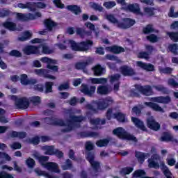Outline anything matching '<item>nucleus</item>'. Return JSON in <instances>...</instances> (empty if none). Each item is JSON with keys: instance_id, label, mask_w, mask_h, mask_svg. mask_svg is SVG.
<instances>
[{"instance_id": "nucleus-5", "label": "nucleus", "mask_w": 178, "mask_h": 178, "mask_svg": "<svg viewBox=\"0 0 178 178\" xmlns=\"http://www.w3.org/2000/svg\"><path fill=\"white\" fill-rule=\"evenodd\" d=\"M113 134L122 140H127L128 141H134V143H137L138 141L136 136L127 133L122 127H118L113 129Z\"/></svg>"}, {"instance_id": "nucleus-9", "label": "nucleus", "mask_w": 178, "mask_h": 178, "mask_svg": "<svg viewBox=\"0 0 178 178\" xmlns=\"http://www.w3.org/2000/svg\"><path fill=\"white\" fill-rule=\"evenodd\" d=\"M44 123L49 124V126H66V123L63 120L55 118L54 117L44 118Z\"/></svg>"}, {"instance_id": "nucleus-3", "label": "nucleus", "mask_w": 178, "mask_h": 178, "mask_svg": "<svg viewBox=\"0 0 178 178\" xmlns=\"http://www.w3.org/2000/svg\"><path fill=\"white\" fill-rule=\"evenodd\" d=\"M64 113L65 115H70V120L67 121V128L61 129V133H70L73 130V123H81L84 120V117L82 115H73V110L65 109Z\"/></svg>"}, {"instance_id": "nucleus-20", "label": "nucleus", "mask_w": 178, "mask_h": 178, "mask_svg": "<svg viewBox=\"0 0 178 178\" xmlns=\"http://www.w3.org/2000/svg\"><path fill=\"white\" fill-rule=\"evenodd\" d=\"M145 106H148L155 112H161V113H165V110L162 108L158 104L154 103L152 102H145Z\"/></svg>"}, {"instance_id": "nucleus-27", "label": "nucleus", "mask_w": 178, "mask_h": 178, "mask_svg": "<svg viewBox=\"0 0 178 178\" xmlns=\"http://www.w3.org/2000/svg\"><path fill=\"white\" fill-rule=\"evenodd\" d=\"M74 168L73 161H72L70 159H65V162L61 165V169L63 170H72Z\"/></svg>"}, {"instance_id": "nucleus-63", "label": "nucleus", "mask_w": 178, "mask_h": 178, "mask_svg": "<svg viewBox=\"0 0 178 178\" xmlns=\"http://www.w3.org/2000/svg\"><path fill=\"white\" fill-rule=\"evenodd\" d=\"M27 74H22L21 75L20 81L22 86H27V83H29V79H27Z\"/></svg>"}, {"instance_id": "nucleus-15", "label": "nucleus", "mask_w": 178, "mask_h": 178, "mask_svg": "<svg viewBox=\"0 0 178 178\" xmlns=\"http://www.w3.org/2000/svg\"><path fill=\"white\" fill-rule=\"evenodd\" d=\"M35 73L37 74V76L44 77V79H50L51 80L56 79L55 76L49 74V70L47 69H36L35 70Z\"/></svg>"}, {"instance_id": "nucleus-4", "label": "nucleus", "mask_w": 178, "mask_h": 178, "mask_svg": "<svg viewBox=\"0 0 178 178\" xmlns=\"http://www.w3.org/2000/svg\"><path fill=\"white\" fill-rule=\"evenodd\" d=\"M70 45L72 51L76 52H87L91 47L94 45V42L91 40H86L80 42H76L74 40H71Z\"/></svg>"}, {"instance_id": "nucleus-45", "label": "nucleus", "mask_w": 178, "mask_h": 178, "mask_svg": "<svg viewBox=\"0 0 178 178\" xmlns=\"http://www.w3.org/2000/svg\"><path fill=\"white\" fill-rule=\"evenodd\" d=\"M159 71L161 73V74H172V72H173V69L169 67H159Z\"/></svg>"}, {"instance_id": "nucleus-46", "label": "nucleus", "mask_w": 178, "mask_h": 178, "mask_svg": "<svg viewBox=\"0 0 178 178\" xmlns=\"http://www.w3.org/2000/svg\"><path fill=\"white\" fill-rule=\"evenodd\" d=\"M146 175L145 171L144 170H136L133 173V177L138 178V177H144Z\"/></svg>"}, {"instance_id": "nucleus-18", "label": "nucleus", "mask_w": 178, "mask_h": 178, "mask_svg": "<svg viewBox=\"0 0 178 178\" xmlns=\"http://www.w3.org/2000/svg\"><path fill=\"white\" fill-rule=\"evenodd\" d=\"M137 66L145 70L146 72H155V66L151 63H143L142 61L137 62Z\"/></svg>"}, {"instance_id": "nucleus-10", "label": "nucleus", "mask_w": 178, "mask_h": 178, "mask_svg": "<svg viewBox=\"0 0 178 178\" xmlns=\"http://www.w3.org/2000/svg\"><path fill=\"white\" fill-rule=\"evenodd\" d=\"M97 87L95 86H88L85 83H82L81 86V92H82L84 95H88V97H92L95 94Z\"/></svg>"}, {"instance_id": "nucleus-24", "label": "nucleus", "mask_w": 178, "mask_h": 178, "mask_svg": "<svg viewBox=\"0 0 178 178\" xmlns=\"http://www.w3.org/2000/svg\"><path fill=\"white\" fill-rule=\"evenodd\" d=\"M33 156L38 161L42 166H44V168H45V165L47 164L46 162L49 161V157L48 156H40L38 153L34 154Z\"/></svg>"}, {"instance_id": "nucleus-23", "label": "nucleus", "mask_w": 178, "mask_h": 178, "mask_svg": "<svg viewBox=\"0 0 178 178\" xmlns=\"http://www.w3.org/2000/svg\"><path fill=\"white\" fill-rule=\"evenodd\" d=\"M127 10L131 12V13H135L136 15H141V10L140 9V6L138 3L129 4L127 6Z\"/></svg>"}, {"instance_id": "nucleus-28", "label": "nucleus", "mask_w": 178, "mask_h": 178, "mask_svg": "<svg viewBox=\"0 0 178 178\" xmlns=\"http://www.w3.org/2000/svg\"><path fill=\"white\" fill-rule=\"evenodd\" d=\"M31 12H35L37 9H45L47 8V4L44 2H32Z\"/></svg>"}, {"instance_id": "nucleus-44", "label": "nucleus", "mask_w": 178, "mask_h": 178, "mask_svg": "<svg viewBox=\"0 0 178 178\" xmlns=\"http://www.w3.org/2000/svg\"><path fill=\"white\" fill-rule=\"evenodd\" d=\"M32 2H26V4L23 3H18L17 8L19 9H29L31 12Z\"/></svg>"}, {"instance_id": "nucleus-21", "label": "nucleus", "mask_w": 178, "mask_h": 178, "mask_svg": "<svg viewBox=\"0 0 178 178\" xmlns=\"http://www.w3.org/2000/svg\"><path fill=\"white\" fill-rule=\"evenodd\" d=\"M106 51H108L109 52H112L113 54H122V52H124V48L118 45H113L110 47H106Z\"/></svg>"}, {"instance_id": "nucleus-55", "label": "nucleus", "mask_w": 178, "mask_h": 178, "mask_svg": "<svg viewBox=\"0 0 178 178\" xmlns=\"http://www.w3.org/2000/svg\"><path fill=\"white\" fill-rule=\"evenodd\" d=\"M10 56H15V58H22V54L19 50H11L9 53Z\"/></svg>"}, {"instance_id": "nucleus-33", "label": "nucleus", "mask_w": 178, "mask_h": 178, "mask_svg": "<svg viewBox=\"0 0 178 178\" xmlns=\"http://www.w3.org/2000/svg\"><path fill=\"white\" fill-rule=\"evenodd\" d=\"M67 10H70V12L74 13L76 15L81 13V8L77 5H68L67 6Z\"/></svg>"}, {"instance_id": "nucleus-30", "label": "nucleus", "mask_w": 178, "mask_h": 178, "mask_svg": "<svg viewBox=\"0 0 178 178\" xmlns=\"http://www.w3.org/2000/svg\"><path fill=\"white\" fill-rule=\"evenodd\" d=\"M95 76H102L104 72H105V68H104L101 65L97 64L92 68Z\"/></svg>"}, {"instance_id": "nucleus-41", "label": "nucleus", "mask_w": 178, "mask_h": 178, "mask_svg": "<svg viewBox=\"0 0 178 178\" xmlns=\"http://www.w3.org/2000/svg\"><path fill=\"white\" fill-rule=\"evenodd\" d=\"M90 80L92 84H105L108 81L106 78H92Z\"/></svg>"}, {"instance_id": "nucleus-40", "label": "nucleus", "mask_w": 178, "mask_h": 178, "mask_svg": "<svg viewBox=\"0 0 178 178\" xmlns=\"http://www.w3.org/2000/svg\"><path fill=\"white\" fill-rule=\"evenodd\" d=\"M143 34H151V33H155V29H154V25L147 24L145 27L143 29Z\"/></svg>"}, {"instance_id": "nucleus-48", "label": "nucleus", "mask_w": 178, "mask_h": 178, "mask_svg": "<svg viewBox=\"0 0 178 178\" xmlns=\"http://www.w3.org/2000/svg\"><path fill=\"white\" fill-rule=\"evenodd\" d=\"M5 113H6V111L3 108H0V123H8Z\"/></svg>"}, {"instance_id": "nucleus-22", "label": "nucleus", "mask_w": 178, "mask_h": 178, "mask_svg": "<svg viewBox=\"0 0 178 178\" xmlns=\"http://www.w3.org/2000/svg\"><path fill=\"white\" fill-rule=\"evenodd\" d=\"M131 121L133 122V123H134L135 126L138 129H140V130H142V131H147V127H145V125H144V122L141 121V120L136 117H132Z\"/></svg>"}, {"instance_id": "nucleus-17", "label": "nucleus", "mask_w": 178, "mask_h": 178, "mask_svg": "<svg viewBox=\"0 0 178 178\" xmlns=\"http://www.w3.org/2000/svg\"><path fill=\"white\" fill-rule=\"evenodd\" d=\"M33 13H29L26 14L22 13H17L16 14V19L19 22H29L33 19Z\"/></svg>"}, {"instance_id": "nucleus-12", "label": "nucleus", "mask_w": 178, "mask_h": 178, "mask_svg": "<svg viewBox=\"0 0 178 178\" xmlns=\"http://www.w3.org/2000/svg\"><path fill=\"white\" fill-rule=\"evenodd\" d=\"M120 70L122 76L124 77H131L136 76V71L131 67L128 65H122L120 67Z\"/></svg>"}, {"instance_id": "nucleus-59", "label": "nucleus", "mask_w": 178, "mask_h": 178, "mask_svg": "<svg viewBox=\"0 0 178 178\" xmlns=\"http://www.w3.org/2000/svg\"><path fill=\"white\" fill-rule=\"evenodd\" d=\"M55 150L54 146H48L44 152V155H54Z\"/></svg>"}, {"instance_id": "nucleus-13", "label": "nucleus", "mask_w": 178, "mask_h": 178, "mask_svg": "<svg viewBox=\"0 0 178 178\" xmlns=\"http://www.w3.org/2000/svg\"><path fill=\"white\" fill-rule=\"evenodd\" d=\"M124 22L118 23V28L122 29L123 30H127V29H130L136 24V20L131 18H124Z\"/></svg>"}, {"instance_id": "nucleus-14", "label": "nucleus", "mask_w": 178, "mask_h": 178, "mask_svg": "<svg viewBox=\"0 0 178 178\" xmlns=\"http://www.w3.org/2000/svg\"><path fill=\"white\" fill-rule=\"evenodd\" d=\"M147 126L150 130H154V131H158L161 129V124L155 120L154 117H149L147 119Z\"/></svg>"}, {"instance_id": "nucleus-6", "label": "nucleus", "mask_w": 178, "mask_h": 178, "mask_svg": "<svg viewBox=\"0 0 178 178\" xmlns=\"http://www.w3.org/2000/svg\"><path fill=\"white\" fill-rule=\"evenodd\" d=\"M11 98L15 102V106L18 109H27L30 106V102L26 97L17 98V96L13 95Z\"/></svg>"}, {"instance_id": "nucleus-31", "label": "nucleus", "mask_w": 178, "mask_h": 178, "mask_svg": "<svg viewBox=\"0 0 178 178\" xmlns=\"http://www.w3.org/2000/svg\"><path fill=\"white\" fill-rule=\"evenodd\" d=\"M175 138L173 136L170 132L164 131L162 133L161 136V141H163L165 143H169L170 141H174Z\"/></svg>"}, {"instance_id": "nucleus-43", "label": "nucleus", "mask_w": 178, "mask_h": 178, "mask_svg": "<svg viewBox=\"0 0 178 178\" xmlns=\"http://www.w3.org/2000/svg\"><path fill=\"white\" fill-rule=\"evenodd\" d=\"M106 19H107L108 22H110V23H113V24H117L118 27H119V23H120V22H119V20H118V19H116V17H115L112 14L107 15L106 16Z\"/></svg>"}, {"instance_id": "nucleus-34", "label": "nucleus", "mask_w": 178, "mask_h": 178, "mask_svg": "<svg viewBox=\"0 0 178 178\" xmlns=\"http://www.w3.org/2000/svg\"><path fill=\"white\" fill-rule=\"evenodd\" d=\"M97 93L99 95H108L109 94V88L107 86H99L97 89Z\"/></svg>"}, {"instance_id": "nucleus-58", "label": "nucleus", "mask_w": 178, "mask_h": 178, "mask_svg": "<svg viewBox=\"0 0 178 178\" xmlns=\"http://www.w3.org/2000/svg\"><path fill=\"white\" fill-rule=\"evenodd\" d=\"M103 6L106 8V9H112L114 6H116V2L115 1H105L103 3Z\"/></svg>"}, {"instance_id": "nucleus-8", "label": "nucleus", "mask_w": 178, "mask_h": 178, "mask_svg": "<svg viewBox=\"0 0 178 178\" xmlns=\"http://www.w3.org/2000/svg\"><path fill=\"white\" fill-rule=\"evenodd\" d=\"M44 27H46V29L39 31V34L40 35H47V34H48V31H52V30H54V27H56L58 24L51 19H45L44 20Z\"/></svg>"}, {"instance_id": "nucleus-60", "label": "nucleus", "mask_w": 178, "mask_h": 178, "mask_svg": "<svg viewBox=\"0 0 178 178\" xmlns=\"http://www.w3.org/2000/svg\"><path fill=\"white\" fill-rule=\"evenodd\" d=\"M29 144H33V145H38L40 144V138L38 136H34L32 138L29 139Z\"/></svg>"}, {"instance_id": "nucleus-26", "label": "nucleus", "mask_w": 178, "mask_h": 178, "mask_svg": "<svg viewBox=\"0 0 178 178\" xmlns=\"http://www.w3.org/2000/svg\"><path fill=\"white\" fill-rule=\"evenodd\" d=\"M113 119H116L120 123H124L126 122V114L122 112H118L113 114Z\"/></svg>"}, {"instance_id": "nucleus-64", "label": "nucleus", "mask_w": 178, "mask_h": 178, "mask_svg": "<svg viewBox=\"0 0 178 178\" xmlns=\"http://www.w3.org/2000/svg\"><path fill=\"white\" fill-rule=\"evenodd\" d=\"M40 60H41V62H42V63H47V65H49L51 63H53V65H54V63H55V60H53L48 57H42L40 59Z\"/></svg>"}, {"instance_id": "nucleus-50", "label": "nucleus", "mask_w": 178, "mask_h": 178, "mask_svg": "<svg viewBox=\"0 0 178 178\" xmlns=\"http://www.w3.org/2000/svg\"><path fill=\"white\" fill-rule=\"evenodd\" d=\"M168 49H170V52H172V54H174V55H178V44L176 43L170 44L168 46Z\"/></svg>"}, {"instance_id": "nucleus-32", "label": "nucleus", "mask_w": 178, "mask_h": 178, "mask_svg": "<svg viewBox=\"0 0 178 178\" xmlns=\"http://www.w3.org/2000/svg\"><path fill=\"white\" fill-rule=\"evenodd\" d=\"M79 134L80 135L81 138H86L87 137H98V136H99L98 132L94 131H81Z\"/></svg>"}, {"instance_id": "nucleus-16", "label": "nucleus", "mask_w": 178, "mask_h": 178, "mask_svg": "<svg viewBox=\"0 0 178 178\" xmlns=\"http://www.w3.org/2000/svg\"><path fill=\"white\" fill-rule=\"evenodd\" d=\"M158 159H159V156H158V154L152 156L151 159L147 160L149 168L153 169H159V163L155 161H158Z\"/></svg>"}, {"instance_id": "nucleus-2", "label": "nucleus", "mask_w": 178, "mask_h": 178, "mask_svg": "<svg viewBox=\"0 0 178 178\" xmlns=\"http://www.w3.org/2000/svg\"><path fill=\"white\" fill-rule=\"evenodd\" d=\"M95 104L97 105V108L91 104H86V108L93 113H98V111H105L106 108H108V106L113 105V99H112L111 97H107L99 100L98 102H96Z\"/></svg>"}, {"instance_id": "nucleus-56", "label": "nucleus", "mask_w": 178, "mask_h": 178, "mask_svg": "<svg viewBox=\"0 0 178 178\" xmlns=\"http://www.w3.org/2000/svg\"><path fill=\"white\" fill-rule=\"evenodd\" d=\"M122 76L120 74H113L110 76V83L112 84L115 81H119Z\"/></svg>"}, {"instance_id": "nucleus-51", "label": "nucleus", "mask_w": 178, "mask_h": 178, "mask_svg": "<svg viewBox=\"0 0 178 178\" xmlns=\"http://www.w3.org/2000/svg\"><path fill=\"white\" fill-rule=\"evenodd\" d=\"M39 45H40V48H42V52L44 54V55H50V54H52V50H51L48 46H45L42 44Z\"/></svg>"}, {"instance_id": "nucleus-47", "label": "nucleus", "mask_w": 178, "mask_h": 178, "mask_svg": "<svg viewBox=\"0 0 178 178\" xmlns=\"http://www.w3.org/2000/svg\"><path fill=\"white\" fill-rule=\"evenodd\" d=\"M88 66V62H79L75 64V68L77 70H84Z\"/></svg>"}, {"instance_id": "nucleus-61", "label": "nucleus", "mask_w": 178, "mask_h": 178, "mask_svg": "<svg viewBox=\"0 0 178 178\" xmlns=\"http://www.w3.org/2000/svg\"><path fill=\"white\" fill-rule=\"evenodd\" d=\"M147 40L150 42H158V36L155 34H150L149 35L146 37Z\"/></svg>"}, {"instance_id": "nucleus-39", "label": "nucleus", "mask_w": 178, "mask_h": 178, "mask_svg": "<svg viewBox=\"0 0 178 178\" xmlns=\"http://www.w3.org/2000/svg\"><path fill=\"white\" fill-rule=\"evenodd\" d=\"M33 36V33H30V31H26L25 32H24V34L22 36L18 38V41H27L29 40H30V38H31V37Z\"/></svg>"}, {"instance_id": "nucleus-54", "label": "nucleus", "mask_w": 178, "mask_h": 178, "mask_svg": "<svg viewBox=\"0 0 178 178\" xmlns=\"http://www.w3.org/2000/svg\"><path fill=\"white\" fill-rule=\"evenodd\" d=\"M155 8L153 7H145L144 8V12L146 13V15H148V16H154L155 15Z\"/></svg>"}, {"instance_id": "nucleus-57", "label": "nucleus", "mask_w": 178, "mask_h": 178, "mask_svg": "<svg viewBox=\"0 0 178 178\" xmlns=\"http://www.w3.org/2000/svg\"><path fill=\"white\" fill-rule=\"evenodd\" d=\"M139 59H149V53L147 51H140L138 54Z\"/></svg>"}, {"instance_id": "nucleus-29", "label": "nucleus", "mask_w": 178, "mask_h": 178, "mask_svg": "<svg viewBox=\"0 0 178 178\" xmlns=\"http://www.w3.org/2000/svg\"><path fill=\"white\" fill-rule=\"evenodd\" d=\"M154 102H158L159 104H169L170 102V97L169 96H160L156 97L153 99Z\"/></svg>"}, {"instance_id": "nucleus-36", "label": "nucleus", "mask_w": 178, "mask_h": 178, "mask_svg": "<svg viewBox=\"0 0 178 178\" xmlns=\"http://www.w3.org/2000/svg\"><path fill=\"white\" fill-rule=\"evenodd\" d=\"M166 35H168L170 40H171V41H172L173 42H178V31L176 32L167 31Z\"/></svg>"}, {"instance_id": "nucleus-37", "label": "nucleus", "mask_w": 178, "mask_h": 178, "mask_svg": "<svg viewBox=\"0 0 178 178\" xmlns=\"http://www.w3.org/2000/svg\"><path fill=\"white\" fill-rule=\"evenodd\" d=\"M148 155V153H143L141 152H135V156L137 158L138 161L139 162H141L142 163L145 161V157Z\"/></svg>"}, {"instance_id": "nucleus-11", "label": "nucleus", "mask_w": 178, "mask_h": 178, "mask_svg": "<svg viewBox=\"0 0 178 178\" xmlns=\"http://www.w3.org/2000/svg\"><path fill=\"white\" fill-rule=\"evenodd\" d=\"M40 48H41V45H28L24 47V52L25 55H40Z\"/></svg>"}, {"instance_id": "nucleus-53", "label": "nucleus", "mask_w": 178, "mask_h": 178, "mask_svg": "<svg viewBox=\"0 0 178 178\" xmlns=\"http://www.w3.org/2000/svg\"><path fill=\"white\" fill-rule=\"evenodd\" d=\"M154 88L156 91H159L160 92H163V94H168V88L163 85L155 86Z\"/></svg>"}, {"instance_id": "nucleus-38", "label": "nucleus", "mask_w": 178, "mask_h": 178, "mask_svg": "<svg viewBox=\"0 0 178 178\" xmlns=\"http://www.w3.org/2000/svg\"><path fill=\"white\" fill-rule=\"evenodd\" d=\"M133 170H134L133 167H124L120 170V175L121 176H127V175H130Z\"/></svg>"}, {"instance_id": "nucleus-42", "label": "nucleus", "mask_w": 178, "mask_h": 178, "mask_svg": "<svg viewBox=\"0 0 178 178\" xmlns=\"http://www.w3.org/2000/svg\"><path fill=\"white\" fill-rule=\"evenodd\" d=\"M111 140L108 138L100 139L96 142V145L102 148V147H108V144Z\"/></svg>"}, {"instance_id": "nucleus-52", "label": "nucleus", "mask_w": 178, "mask_h": 178, "mask_svg": "<svg viewBox=\"0 0 178 178\" xmlns=\"http://www.w3.org/2000/svg\"><path fill=\"white\" fill-rule=\"evenodd\" d=\"M26 164L27 165L28 168L33 169V168L35 166V161H34V159H33L31 157H29L26 160Z\"/></svg>"}, {"instance_id": "nucleus-25", "label": "nucleus", "mask_w": 178, "mask_h": 178, "mask_svg": "<svg viewBox=\"0 0 178 178\" xmlns=\"http://www.w3.org/2000/svg\"><path fill=\"white\" fill-rule=\"evenodd\" d=\"M3 26L7 30L10 31H19V29H17V25L15 22L6 21L3 23Z\"/></svg>"}, {"instance_id": "nucleus-62", "label": "nucleus", "mask_w": 178, "mask_h": 178, "mask_svg": "<svg viewBox=\"0 0 178 178\" xmlns=\"http://www.w3.org/2000/svg\"><path fill=\"white\" fill-rule=\"evenodd\" d=\"M31 102H32L33 105H38V104H41V97L39 96H33L31 98Z\"/></svg>"}, {"instance_id": "nucleus-19", "label": "nucleus", "mask_w": 178, "mask_h": 178, "mask_svg": "<svg viewBox=\"0 0 178 178\" xmlns=\"http://www.w3.org/2000/svg\"><path fill=\"white\" fill-rule=\"evenodd\" d=\"M49 172H53L54 173H60V170L58 166V163L54 162L46 163L45 167Z\"/></svg>"}, {"instance_id": "nucleus-1", "label": "nucleus", "mask_w": 178, "mask_h": 178, "mask_svg": "<svg viewBox=\"0 0 178 178\" xmlns=\"http://www.w3.org/2000/svg\"><path fill=\"white\" fill-rule=\"evenodd\" d=\"M86 153V159L88 161L90 164V168L92 169L95 173H98L101 170V163L99 161H95V153L92 151L94 149V144L91 141H87L85 143Z\"/></svg>"}, {"instance_id": "nucleus-7", "label": "nucleus", "mask_w": 178, "mask_h": 178, "mask_svg": "<svg viewBox=\"0 0 178 178\" xmlns=\"http://www.w3.org/2000/svg\"><path fill=\"white\" fill-rule=\"evenodd\" d=\"M135 88L145 97H149L154 95V90H152V86L149 85L141 86V85H135Z\"/></svg>"}, {"instance_id": "nucleus-49", "label": "nucleus", "mask_w": 178, "mask_h": 178, "mask_svg": "<svg viewBox=\"0 0 178 178\" xmlns=\"http://www.w3.org/2000/svg\"><path fill=\"white\" fill-rule=\"evenodd\" d=\"M68 156L70 159L74 161V162H79V159H81L76 157L74 150L72 149L69 150Z\"/></svg>"}, {"instance_id": "nucleus-35", "label": "nucleus", "mask_w": 178, "mask_h": 178, "mask_svg": "<svg viewBox=\"0 0 178 178\" xmlns=\"http://www.w3.org/2000/svg\"><path fill=\"white\" fill-rule=\"evenodd\" d=\"M52 87H54V82L46 81L44 83V93L49 94L51 92H54Z\"/></svg>"}]
</instances>
